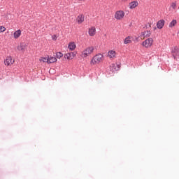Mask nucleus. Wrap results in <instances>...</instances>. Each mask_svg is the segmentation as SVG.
Instances as JSON below:
<instances>
[{"label":"nucleus","mask_w":179,"mask_h":179,"mask_svg":"<svg viewBox=\"0 0 179 179\" xmlns=\"http://www.w3.org/2000/svg\"><path fill=\"white\" fill-rule=\"evenodd\" d=\"M103 58V55L101 54H98L95 55L91 60V64L95 65L99 64Z\"/></svg>","instance_id":"obj_1"},{"label":"nucleus","mask_w":179,"mask_h":179,"mask_svg":"<svg viewBox=\"0 0 179 179\" xmlns=\"http://www.w3.org/2000/svg\"><path fill=\"white\" fill-rule=\"evenodd\" d=\"M94 48L93 46L88 47L82 53V57H87L90 55H92L94 52Z\"/></svg>","instance_id":"obj_2"},{"label":"nucleus","mask_w":179,"mask_h":179,"mask_svg":"<svg viewBox=\"0 0 179 179\" xmlns=\"http://www.w3.org/2000/svg\"><path fill=\"white\" fill-rule=\"evenodd\" d=\"M142 45L145 48H149L152 47V45H153V38H148V39H146L142 43Z\"/></svg>","instance_id":"obj_3"},{"label":"nucleus","mask_w":179,"mask_h":179,"mask_svg":"<svg viewBox=\"0 0 179 179\" xmlns=\"http://www.w3.org/2000/svg\"><path fill=\"white\" fill-rule=\"evenodd\" d=\"M171 54H172L173 58L175 60H177L178 59H179V48L177 46L174 47L171 50Z\"/></svg>","instance_id":"obj_4"},{"label":"nucleus","mask_w":179,"mask_h":179,"mask_svg":"<svg viewBox=\"0 0 179 179\" xmlns=\"http://www.w3.org/2000/svg\"><path fill=\"white\" fill-rule=\"evenodd\" d=\"M124 16H125V13L122 10L116 11L115 13V19L117 20H121V19H124Z\"/></svg>","instance_id":"obj_5"},{"label":"nucleus","mask_w":179,"mask_h":179,"mask_svg":"<svg viewBox=\"0 0 179 179\" xmlns=\"http://www.w3.org/2000/svg\"><path fill=\"white\" fill-rule=\"evenodd\" d=\"M14 61H13L12 57L8 56L6 59L4 60V64L5 66H9L12 64H13Z\"/></svg>","instance_id":"obj_6"},{"label":"nucleus","mask_w":179,"mask_h":179,"mask_svg":"<svg viewBox=\"0 0 179 179\" xmlns=\"http://www.w3.org/2000/svg\"><path fill=\"white\" fill-rule=\"evenodd\" d=\"M76 57L75 52H69L64 55V58L68 60H72Z\"/></svg>","instance_id":"obj_7"},{"label":"nucleus","mask_w":179,"mask_h":179,"mask_svg":"<svg viewBox=\"0 0 179 179\" xmlns=\"http://www.w3.org/2000/svg\"><path fill=\"white\" fill-rule=\"evenodd\" d=\"M165 24V21L164 20H160L157 22V29H162Z\"/></svg>","instance_id":"obj_8"},{"label":"nucleus","mask_w":179,"mask_h":179,"mask_svg":"<svg viewBox=\"0 0 179 179\" xmlns=\"http://www.w3.org/2000/svg\"><path fill=\"white\" fill-rule=\"evenodd\" d=\"M96 29L94 27H92L91 28L89 29V35L91 36V37H94V36H95L96 34Z\"/></svg>","instance_id":"obj_9"},{"label":"nucleus","mask_w":179,"mask_h":179,"mask_svg":"<svg viewBox=\"0 0 179 179\" xmlns=\"http://www.w3.org/2000/svg\"><path fill=\"white\" fill-rule=\"evenodd\" d=\"M85 20V15L81 14L77 17V22L78 24H82Z\"/></svg>","instance_id":"obj_10"},{"label":"nucleus","mask_w":179,"mask_h":179,"mask_svg":"<svg viewBox=\"0 0 179 179\" xmlns=\"http://www.w3.org/2000/svg\"><path fill=\"white\" fill-rule=\"evenodd\" d=\"M138 3L137 1H134L129 3V8L130 9H135L136 6H138Z\"/></svg>","instance_id":"obj_11"},{"label":"nucleus","mask_w":179,"mask_h":179,"mask_svg":"<svg viewBox=\"0 0 179 179\" xmlns=\"http://www.w3.org/2000/svg\"><path fill=\"white\" fill-rule=\"evenodd\" d=\"M57 62V59L55 57H48V64H54Z\"/></svg>","instance_id":"obj_12"},{"label":"nucleus","mask_w":179,"mask_h":179,"mask_svg":"<svg viewBox=\"0 0 179 179\" xmlns=\"http://www.w3.org/2000/svg\"><path fill=\"white\" fill-rule=\"evenodd\" d=\"M22 34V31L18 29L13 33L14 38H19Z\"/></svg>","instance_id":"obj_13"},{"label":"nucleus","mask_w":179,"mask_h":179,"mask_svg":"<svg viewBox=\"0 0 179 179\" xmlns=\"http://www.w3.org/2000/svg\"><path fill=\"white\" fill-rule=\"evenodd\" d=\"M68 48H69L71 51H73L76 48V45L74 42H71L69 44Z\"/></svg>","instance_id":"obj_14"},{"label":"nucleus","mask_w":179,"mask_h":179,"mask_svg":"<svg viewBox=\"0 0 179 179\" xmlns=\"http://www.w3.org/2000/svg\"><path fill=\"white\" fill-rule=\"evenodd\" d=\"M152 33L150 31H143L141 32V36H143L144 37H150V35Z\"/></svg>","instance_id":"obj_15"},{"label":"nucleus","mask_w":179,"mask_h":179,"mask_svg":"<svg viewBox=\"0 0 179 179\" xmlns=\"http://www.w3.org/2000/svg\"><path fill=\"white\" fill-rule=\"evenodd\" d=\"M108 55L110 58H114L115 57V51L110 50L108 53Z\"/></svg>","instance_id":"obj_16"},{"label":"nucleus","mask_w":179,"mask_h":179,"mask_svg":"<svg viewBox=\"0 0 179 179\" xmlns=\"http://www.w3.org/2000/svg\"><path fill=\"white\" fill-rule=\"evenodd\" d=\"M115 66H117V69H120V65H115L114 64H112L110 66V69L113 72L116 71L117 69L115 68Z\"/></svg>","instance_id":"obj_17"},{"label":"nucleus","mask_w":179,"mask_h":179,"mask_svg":"<svg viewBox=\"0 0 179 179\" xmlns=\"http://www.w3.org/2000/svg\"><path fill=\"white\" fill-rule=\"evenodd\" d=\"M17 50H18V51H24L25 45L20 44L17 47Z\"/></svg>","instance_id":"obj_18"},{"label":"nucleus","mask_w":179,"mask_h":179,"mask_svg":"<svg viewBox=\"0 0 179 179\" xmlns=\"http://www.w3.org/2000/svg\"><path fill=\"white\" fill-rule=\"evenodd\" d=\"M63 57H64V54H63L62 52H57L56 53V57H57V59H60L62 58Z\"/></svg>","instance_id":"obj_19"},{"label":"nucleus","mask_w":179,"mask_h":179,"mask_svg":"<svg viewBox=\"0 0 179 179\" xmlns=\"http://www.w3.org/2000/svg\"><path fill=\"white\" fill-rule=\"evenodd\" d=\"M131 36H127V38H124V43L125 44H130V43H132V41L130 40Z\"/></svg>","instance_id":"obj_20"},{"label":"nucleus","mask_w":179,"mask_h":179,"mask_svg":"<svg viewBox=\"0 0 179 179\" xmlns=\"http://www.w3.org/2000/svg\"><path fill=\"white\" fill-rule=\"evenodd\" d=\"M176 23H177V21H176V20H173L170 22V24H169V27H174V26H176Z\"/></svg>","instance_id":"obj_21"},{"label":"nucleus","mask_w":179,"mask_h":179,"mask_svg":"<svg viewBox=\"0 0 179 179\" xmlns=\"http://www.w3.org/2000/svg\"><path fill=\"white\" fill-rule=\"evenodd\" d=\"M41 62H44V63H48L49 64V57H42L40 59Z\"/></svg>","instance_id":"obj_22"},{"label":"nucleus","mask_w":179,"mask_h":179,"mask_svg":"<svg viewBox=\"0 0 179 179\" xmlns=\"http://www.w3.org/2000/svg\"><path fill=\"white\" fill-rule=\"evenodd\" d=\"M6 28L3 26H0V33H3V31H6Z\"/></svg>","instance_id":"obj_23"},{"label":"nucleus","mask_w":179,"mask_h":179,"mask_svg":"<svg viewBox=\"0 0 179 179\" xmlns=\"http://www.w3.org/2000/svg\"><path fill=\"white\" fill-rule=\"evenodd\" d=\"M171 7L173 9H176V2H173V3L171 4Z\"/></svg>","instance_id":"obj_24"},{"label":"nucleus","mask_w":179,"mask_h":179,"mask_svg":"<svg viewBox=\"0 0 179 179\" xmlns=\"http://www.w3.org/2000/svg\"><path fill=\"white\" fill-rule=\"evenodd\" d=\"M151 24H150V23H148V25L146 26V29H149V27H151Z\"/></svg>","instance_id":"obj_25"},{"label":"nucleus","mask_w":179,"mask_h":179,"mask_svg":"<svg viewBox=\"0 0 179 179\" xmlns=\"http://www.w3.org/2000/svg\"><path fill=\"white\" fill-rule=\"evenodd\" d=\"M52 40H56L55 37H53V38H52Z\"/></svg>","instance_id":"obj_26"},{"label":"nucleus","mask_w":179,"mask_h":179,"mask_svg":"<svg viewBox=\"0 0 179 179\" xmlns=\"http://www.w3.org/2000/svg\"><path fill=\"white\" fill-rule=\"evenodd\" d=\"M52 40H56L55 37H53V38H52Z\"/></svg>","instance_id":"obj_27"},{"label":"nucleus","mask_w":179,"mask_h":179,"mask_svg":"<svg viewBox=\"0 0 179 179\" xmlns=\"http://www.w3.org/2000/svg\"><path fill=\"white\" fill-rule=\"evenodd\" d=\"M178 33H179V31H178Z\"/></svg>","instance_id":"obj_28"}]
</instances>
